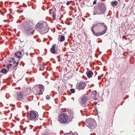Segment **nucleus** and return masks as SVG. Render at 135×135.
<instances>
[{"instance_id":"nucleus-9","label":"nucleus","mask_w":135,"mask_h":135,"mask_svg":"<svg viewBox=\"0 0 135 135\" xmlns=\"http://www.w3.org/2000/svg\"><path fill=\"white\" fill-rule=\"evenodd\" d=\"M81 104L83 107H85L86 106L85 103L87 100V98L85 96L83 97L81 99Z\"/></svg>"},{"instance_id":"nucleus-13","label":"nucleus","mask_w":135,"mask_h":135,"mask_svg":"<svg viewBox=\"0 0 135 135\" xmlns=\"http://www.w3.org/2000/svg\"><path fill=\"white\" fill-rule=\"evenodd\" d=\"M55 45H54L52 46V48L50 49V51L51 53L53 54H55L56 52V51L55 50Z\"/></svg>"},{"instance_id":"nucleus-28","label":"nucleus","mask_w":135,"mask_h":135,"mask_svg":"<svg viewBox=\"0 0 135 135\" xmlns=\"http://www.w3.org/2000/svg\"><path fill=\"white\" fill-rule=\"evenodd\" d=\"M98 79L99 80H100L101 79L100 76H99L98 77Z\"/></svg>"},{"instance_id":"nucleus-7","label":"nucleus","mask_w":135,"mask_h":135,"mask_svg":"<svg viewBox=\"0 0 135 135\" xmlns=\"http://www.w3.org/2000/svg\"><path fill=\"white\" fill-rule=\"evenodd\" d=\"M87 122H88L87 123V126L89 128L91 129L94 123V120L91 119H88L87 120Z\"/></svg>"},{"instance_id":"nucleus-31","label":"nucleus","mask_w":135,"mask_h":135,"mask_svg":"<svg viewBox=\"0 0 135 135\" xmlns=\"http://www.w3.org/2000/svg\"><path fill=\"white\" fill-rule=\"evenodd\" d=\"M46 83L47 84H49V82L48 81H46Z\"/></svg>"},{"instance_id":"nucleus-17","label":"nucleus","mask_w":135,"mask_h":135,"mask_svg":"<svg viewBox=\"0 0 135 135\" xmlns=\"http://www.w3.org/2000/svg\"><path fill=\"white\" fill-rule=\"evenodd\" d=\"M7 70L5 68H2L1 71V72L4 74H6L7 72Z\"/></svg>"},{"instance_id":"nucleus-27","label":"nucleus","mask_w":135,"mask_h":135,"mask_svg":"<svg viewBox=\"0 0 135 135\" xmlns=\"http://www.w3.org/2000/svg\"><path fill=\"white\" fill-rule=\"evenodd\" d=\"M11 59H12V60L13 61H14V60H15V59L14 57H12L11 58Z\"/></svg>"},{"instance_id":"nucleus-16","label":"nucleus","mask_w":135,"mask_h":135,"mask_svg":"<svg viewBox=\"0 0 135 135\" xmlns=\"http://www.w3.org/2000/svg\"><path fill=\"white\" fill-rule=\"evenodd\" d=\"M19 64V62H16L15 61H13V65H14V66L13 67V68H15V67H16Z\"/></svg>"},{"instance_id":"nucleus-38","label":"nucleus","mask_w":135,"mask_h":135,"mask_svg":"<svg viewBox=\"0 0 135 135\" xmlns=\"http://www.w3.org/2000/svg\"><path fill=\"white\" fill-rule=\"evenodd\" d=\"M66 134H69V133H66Z\"/></svg>"},{"instance_id":"nucleus-32","label":"nucleus","mask_w":135,"mask_h":135,"mask_svg":"<svg viewBox=\"0 0 135 135\" xmlns=\"http://www.w3.org/2000/svg\"><path fill=\"white\" fill-rule=\"evenodd\" d=\"M12 60H9V62H12Z\"/></svg>"},{"instance_id":"nucleus-21","label":"nucleus","mask_w":135,"mask_h":135,"mask_svg":"<svg viewBox=\"0 0 135 135\" xmlns=\"http://www.w3.org/2000/svg\"><path fill=\"white\" fill-rule=\"evenodd\" d=\"M97 91H93V94L94 96H95L97 94Z\"/></svg>"},{"instance_id":"nucleus-22","label":"nucleus","mask_w":135,"mask_h":135,"mask_svg":"<svg viewBox=\"0 0 135 135\" xmlns=\"http://www.w3.org/2000/svg\"><path fill=\"white\" fill-rule=\"evenodd\" d=\"M55 16L56 15H55L54 13H53L52 14V17L54 20H55L56 19Z\"/></svg>"},{"instance_id":"nucleus-26","label":"nucleus","mask_w":135,"mask_h":135,"mask_svg":"<svg viewBox=\"0 0 135 135\" xmlns=\"http://www.w3.org/2000/svg\"><path fill=\"white\" fill-rule=\"evenodd\" d=\"M6 68L8 69H9L10 68L9 66L8 65L7 66Z\"/></svg>"},{"instance_id":"nucleus-12","label":"nucleus","mask_w":135,"mask_h":135,"mask_svg":"<svg viewBox=\"0 0 135 135\" xmlns=\"http://www.w3.org/2000/svg\"><path fill=\"white\" fill-rule=\"evenodd\" d=\"M38 88L40 89V90L38 93V95H41L42 94V91H43V90H42L44 88V86L42 85H38Z\"/></svg>"},{"instance_id":"nucleus-19","label":"nucleus","mask_w":135,"mask_h":135,"mask_svg":"<svg viewBox=\"0 0 135 135\" xmlns=\"http://www.w3.org/2000/svg\"><path fill=\"white\" fill-rule=\"evenodd\" d=\"M70 91L72 93H74L75 91V90L74 89H70Z\"/></svg>"},{"instance_id":"nucleus-36","label":"nucleus","mask_w":135,"mask_h":135,"mask_svg":"<svg viewBox=\"0 0 135 135\" xmlns=\"http://www.w3.org/2000/svg\"><path fill=\"white\" fill-rule=\"evenodd\" d=\"M3 66H5V64L4 65H3Z\"/></svg>"},{"instance_id":"nucleus-8","label":"nucleus","mask_w":135,"mask_h":135,"mask_svg":"<svg viewBox=\"0 0 135 135\" xmlns=\"http://www.w3.org/2000/svg\"><path fill=\"white\" fill-rule=\"evenodd\" d=\"M86 84L84 82H80L78 86V89L79 90H83L85 88Z\"/></svg>"},{"instance_id":"nucleus-5","label":"nucleus","mask_w":135,"mask_h":135,"mask_svg":"<svg viewBox=\"0 0 135 135\" xmlns=\"http://www.w3.org/2000/svg\"><path fill=\"white\" fill-rule=\"evenodd\" d=\"M30 113L27 115V117L31 120H34L37 116V113L33 111L30 112Z\"/></svg>"},{"instance_id":"nucleus-25","label":"nucleus","mask_w":135,"mask_h":135,"mask_svg":"<svg viewBox=\"0 0 135 135\" xmlns=\"http://www.w3.org/2000/svg\"><path fill=\"white\" fill-rule=\"evenodd\" d=\"M97 3V1L95 0H94L93 2V5L94 4H96Z\"/></svg>"},{"instance_id":"nucleus-11","label":"nucleus","mask_w":135,"mask_h":135,"mask_svg":"<svg viewBox=\"0 0 135 135\" xmlns=\"http://www.w3.org/2000/svg\"><path fill=\"white\" fill-rule=\"evenodd\" d=\"M87 76L88 78H92L93 75V73L91 70H89L86 72Z\"/></svg>"},{"instance_id":"nucleus-35","label":"nucleus","mask_w":135,"mask_h":135,"mask_svg":"<svg viewBox=\"0 0 135 135\" xmlns=\"http://www.w3.org/2000/svg\"><path fill=\"white\" fill-rule=\"evenodd\" d=\"M94 100H96L97 99H95L94 98Z\"/></svg>"},{"instance_id":"nucleus-18","label":"nucleus","mask_w":135,"mask_h":135,"mask_svg":"<svg viewBox=\"0 0 135 135\" xmlns=\"http://www.w3.org/2000/svg\"><path fill=\"white\" fill-rule=\"evenodd\" d=\"M60 41L61 42H62L64 41L65 39V37L64 36H61L60 38Z\"/></svg>"},{"instance_id":"nucleus-23","label":"nucleus","mask_w":135,"mask_h":135,"mask_svg":"<svg viewBox=\"0 0 135 135\" xmlns=\"http://www.w3.org/2000/svg\"><path fill=\"white\" fill-rule=\"evenodd\" d=\"M47 28H46V30L45 31V32L44 31V33H45L47 32L48 31V28L46 27Z\"/></svg>"},{"instance_id":"nucleus-3","label":"nucleus","mask_w":135,"mask_h":135,"mask_svg":"<svg viewBox=\"0 0 135 135\" xmlns=\"http://www.w3.org/2000/svg\"><path fill=\"white\" fill-rule=\"evenodd\" d=\"M22 25L25 27L26 33L29 35L31 34H33L34 32V30H33V28L30 23L24 22L22 23Z\"/></svg>"},{"instance_id":"nucleus-1","label":"nucleus","mask_w":135,"mask_h":135,"mask_svg":"<svg viewBox=\"0 0 135 135\" xmlns=\"http://www.w3.org/2000/svg\"><path fill=\"white\" fill-rule=\"evenodd\" d=\"M107 26L104 23H96L93 25L91 29L93 34L96 36L104 34L107 30Z\"/></svg>"},{"instance_id":"nucleus-30","label":"nucleus","mask_w":135,"mask_h":135,"mask_svg":"<svg viewBox=\"0 0 135 135\" xmlns=\"http://www.w3.org/2000/svg\"><path fill=\"white\" fill-rule=\"evenodd\" d=\"M25 54L27 56H28V53L27 52H26L25 53Z\"/></svg>"},{"instance_id":"nucleus-10","label":"nucleus","mask_w":135,"mask_h":135,"mask_svg":"<svg viewBox=\"0 0 135 135\" xmlns=\"http://www.w3.org/2000/svg\"><path fill=\"white\" fill-rule=\"evenodd\" d=\"M23 94L22 92H18L17 98L18 100H21L23 98Z\"/></svg>"},{"instance_id":"nucleus-20","label":"nucleus","mask_w":135,"mask_h":135,"mask_svg":"<svg viewBox=\"0 0 135 135\" xmlns=\"http://www.w3.org/2000/svg\"><path fill=\"white\" fill-rule=\"evenodd\" d=\"M46 99L47 100H49L50 99V97L49 95H47L46 97Z\"/></svg>"},{"instance_id":"nucleus-37","label":"nucleus","mask_w":135,"mask_h":135,"mask_svg":"<svg viewBox=\"0 0 135 135\" xmlns=\"http://www.w3.org/2000/svg\"><path fill=\"white\" fill-rule=\"evenodd\" d=\"M1 130V128H0V130Z\"/></svg>"},{"instance_id":"nucleus-6","label":"nucleus","mask_w":135,"mask_h":135,"mask_svg":"<svg viewBox=\"0 0 135 135\" xmlns=\"http://www.w3.org/2000/svg\"><path fill=\"white\" fill-rule=\"evenodd\" d=\"M44 23H42L41 21H39L36 25V28L38 31L42 29L44 27Z\"/></svg>"},{"instance_id":"nucleus-29","label":"nucleus","mask_w":135,"mask_h":135,"mask_svg":"<svg viewBox=\"0 0 135 135\" xmlns=\"http://www.w3.org/2000/svg\"><path fill=\"white\" fill-rule=\"evenodd\" d=\"M8 65H9V66H12V65H13L12 64H11V63H9V64H8Z\"/></svg>"},{"instance_id":"nucleus-34","label":"nucleus","mask_w":135,"mask_h":135,"mask_svg":"<svg viewBox=\"0 0 135 135\" xmlns=\"http://www.w3.org/2000/svg\"><path fill=\"white\" fill-rule=\"evenodd\" d=\"M30 126H31V127H33V126H31V125H30Z\"/></svg>"},{"instance_id":"nucleus-2","label":"nucleus","mask_w":135,"mask_h":135,"mask_svg":"<svg viewBox=\"0 0 135 135\" xmlns=\"http://www.w3.org/2000/svg\"><path fill=\"white\" fill-rule=\"evenodd\" d=\"M69 116L65 113H61L59 115L58 121L61 123H68L69 122Z\"/></svg>"},{"instance_id":"nucleus-4","label":"nucleus","mask_w":135,"mask_h":135,"mask_svg":"<svg viewBox=\"0 0 135 135\" xmlns=\"http://www.w3.org/2000/svg\"><path fill=\"white\" fill-rule=\"evenodd\" d=\"M106 9L105 4L101 3L98 6L97 11L96 12V13L94 14L101 15L105 11Z\"/></svg>"},{"instance_id":"nucleus-14","label":"nucleus","mask_w":135,"mask_h":135,"mask_svg":"<svg viewBox=\"0 0 135 135\" xmlns=\"http://www.w3.org/2000/svg\"><path fill=\"white\" fill-rule=\"evenodd\" d=\"M22 54V53L21 51H19L16 52L15 54V55L16 56L18 57V58H20L21 57L20 55Z\"/></svg>"},{"instance_id":"nucleus-33","label":"nucleus","mask_w":135,"mask_h":135,"mask_svg":"<svg viewBox=\"0 0 135 135\" xmlns=\"http://www.w3.org/2000/svg\"><path fill=\"white\" fill-rule=\"evenodd\" d=\"M44 135H49V134H45Z\"/></svg>"},{"instance_id":"nucleus-15","label":"nucleus","mask_w":135,"mask_h":135,"mask_svg":"<svg viewBox=\"0 0 135 135\" xmlns=\"http://www.w3.org/2000/svg\"><path fill=\"white\" fill-rule=\"evenodd\" d=\"M111 4L113 6H117L118 4V2L116 1H114L111 2Z\"/></svg>"},{"instance_id":"nucleus-24","label":"nucleus","mask_w":135,"mask_h":135,"mask_svg":"<svg viewBox=\"0 0 135 135\" xmlns=\"http://www.w3.org/2000/svg\"><path fill=\"white\" fill-rule=\"evenodd\" d=\"M70 1H68L66 3V4L67 5V6H68L70 4Z\"/></svg>"}]
</instances>
